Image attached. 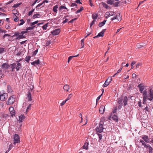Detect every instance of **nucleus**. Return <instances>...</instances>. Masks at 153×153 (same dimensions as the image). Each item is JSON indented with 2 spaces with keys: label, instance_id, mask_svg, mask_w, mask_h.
I'll use <instances>...</instances> for the list:
<instances>
[{
  "label": "nucleus",
  "instance_id": "13d9d810",
  "mask_svg": "<svg viewBox=\"0 0 153 153\" xmlns=\"http://www.w3.org/2000/svg\"><path fill=\"white\" fill-rule=\"evenodd\" d=\"M76 19H77V18H76L73 19H72L70 21H69L68 22V23H72L75 20H76Z\"/></svg>",
  "mask_w": 153,
  "mask_h": 153
},
{
  "label": "nucleus",
  "instance_id": "dca6fc26",
  "mask_svg": "<svg viewBox=\"0 0 153 153\" xmlns=\"http://www.w3.org/2000/svg\"><path fill=\"white\" fill-rule=\"evenodd\" d=\"M70 88V86L68 85H65L63 87V89L65 91L68 92Z\"/></svg>",
  "mask_w": 153,
  "mask_h": 153
},
{
  "label": "nucleus",
  "instance_id": "79ce46f5",
  "mask_svg": "<svg viewBox=\"0 0 153 153\" xmlns=\"http://www.w3.org/2000/svg\"><path fill=\"white\" fill-rule=\"evenodd\" d=\"M72 97V94H69L67 99H66L65 100L67 101L68 100H69Z\"/></svg>",
  "mask_w": 153,
  "mask_h": 153
},
{
  "label": "nucleus",
  "instance_id": "bf43d9fd",
  "mask_svg": "<svg viewBox=\"0 0 153 153\" xmlns=\"http://www.w3.org/2000/svg\"><path fill=\"white\" fill-rule=\"evenodd\" d=\"M22 54V51H20L17 53V54H16V55L17 56H20Z\"/></svg>",
  "mask_w": 153,
  "mask_h": 153
},
{
  "label": "nucleus",
  "instance_id": "5fc2aeb1",
  "mask_svg": "<svg viewBox=\"0 0 153 153\" xmlns=\"http://www.w3.org/2000/svg\"><path fill=\"white\" fill-rule=\"evenodd\" d=\"M142 66V64L140 63H138L136 65V68H139V66Z\"/></svg>",
  "mask_w": 153,
  "mask_h": 153
},
{
  "label": "nucleus",
  "instance_id": "e2e57ef3",
  "mask_svg": "<svg viewBox=\"0 0 153 153\" xmlns=\"http://www.w3.org/2000/svg\"><path fill=\"white\" fill-rule=\"evenodd\" d=\"M34 27H28L27 28L26 30H27V31L28 30H32L33 28Z\"/></svg>",
  "mask_w": 153,
  "mask_h": 153
},
{
  "label": "nucleus",
  "instance_id": "ea45409f",
  "mask_svg": "<svg viewBox=\"0 0 153 153\" xmlns=\"http://www.w3.org/2000/svg\"><path fill=\"white\" fill-rule=\"evenodd\" d=\"M6 32L7 31L6 30H3L1 27L0 28V33H6Z\"/></svg>",
  "mask_w": 153,
  "mask_h": 153
},
{
  "label": "nucleus",
  "instance_id": "c03bdc74",
  "mask_svg": "<svg viewBox=\"0 0 153 153\" xmlns=\"http://www.w3.org/2000/svg\"><path fill=\"white\" fill-rule=\"evenodd\" d=\"M38 22H39L38 21H35L34 22L31 23L30 24V25L32 26H33L34 25L37 24Z\"/></svg>",
  "mask_w": 153,
  "mask_h": 153
},
{
  "label": "nucleus",
  "instance_id": "1a4fd4ad",
  "mask_svg": "<svg viewBox=\"0 0 153 153\" xmlns=\"http://www.w3.org/2000/svg\"><path fill=\"white\" fill-rule=\"evenodd\" d=\"M60 32L59 29H55L51 32V33L53 35H56L59 34Z\"/></svg>",
  "mask_w": 153,
  "mask_h": 153
},
{
  "label": "nucleus",
  "instance_id": "9b49d317",
  "mask_svg": "<svg viewBox=\"0 0 153 153\" xmlns=\"http://www.w3.org/2000/svg\"><path fill=\"white\" fill-rule=\"evenodd\" d=\"M119 15H116L114 17L112 18H111V21H112L114 20L117 19L118 21H120L122 20L121 17L120 16V15L119 13Z\"/></svg>",
  "mask_w": 153,
  "mask_h": 153
},
{
  "label": "nucleus",
  "instance_id": "37998d69",
  "mask_svg": "<svg viewBox=\"0 0 153 153\" xmlns=\"http://www.w3.org/2000/svg\"><path fill=\"white\" fill-rule=\"evenodd\" d=\"M20 33L19 32H15L14 33V35L13 36H18L19 35V34Z\"/></svg>",
  "mask_w": 153,
  "mask_h": 153
},
{
  "label": "nucleus",
  "instance_id": "9d476101",
  "mask_svg": "<svg viewBox=\"0 0 153 153\" xmlns=\"http://www.w3.org/2000/svg\"><path fill=\"white\" fill-rule=\"evenodd\" d=\"M114 15V12L112 11L108 12L106 13L105 14V16L106 18H107L109 16H111Z\"/></svg>",
  "mask_w": 153,
  "mask_h": 153
},
{
  "label": "nucleus",
  "instance_id": "a211bd4d",
  "mask_svg": "<svg viewBox=\"0 0 153 153\" xmlns=\"http://www.w3.org/2000/svg\"><path fill=\"white\" fill-rule=\"evenodd\" d=\"M140 141V142L142 143V145L144 146V147L146 148H148L149 145H148L147 144H146L145 142L144 141L141 139Z\"/></svg>",
  "mask_w": 153,
  "mask_h": 153
},
{
  "label": "nucleus",
  "instance_id": "b1692460",
  "mask_svg": "<svg viewBox=\"0 0 153 153\" xmlns=\"http://www.w3.org/2000/svg\"><path fill=\"white\" fill-rule=\"evenodd\" d=\"M58 8V6L57 5H55L53 8V10L54 12L57 13V9Z\"/></svg>",
  "mask_w": 153,
  "mask_h": 153
},
{
  "label": "nucleus",
  "instance_id": "f3484780",
  "mask_svg": "<svg viewBox=\"0 0 153 153\" xmlns=\"http://www.w3.org/2000/svg\"><path fill=\"white\" fill-rule=\"evenodd\" d=\"M40 60L39 59H38L36 60L31 63V64L32 65H34V66H36V65H38L40 63Z\"/></svg>",
  "mask_w": 153,
  "mask_h": 153
},
{
  "label": "nucleus",
  "instance_id": "09e8293b",
  "mask_svg": "<svg viewBox=\"0 0 153 153\" xmlns=\"http://www.w3.org/2000/svg\"><path fill=\"white\" fill-rule=\"evenodd\" d=\"M38 49H36V50L35 51L33 52V56H35L36 55L37 53L38 52Z\"/></svg>",
  "mask_w": 153,
  "mask_h": 153
},
{
  "label": "nucleus",
  "instance_id": "49530a36",
  "mask_svg": "<svg viewBox=\"0 0 153 153\" xmlns=\"http://www.w3.org/2000/svg\"><path fill=\"white\" fill-rule=\"evenodd\" d=\"M79 54H78L77 55H76V56H69L68 57V59H69L70 60H71L72 59V58L73 57L78 56H79Z\"/></svg>",
  "mask_w": 153,
  "mask_h": 153
},
{
  "label": "nucleus",
  "instance_id": "de8ad7c7",
  "mask_svg": "<svg viewBox=\"0 0 153 153\" xmlns=\"http://www.w3.org/2000/svg\"><path fill=\"white\" fill-rule=\"evenodd\" d=\"M31 57L30 56H28L26 57L25 58V60L27 62H28L29 60H30Z\"/></svg>",
  "mask_w": 153,
  "mask_h": 153
},
{
  "label": "nucleus",
  "instance_id": "2f4dec72",
  "mask_svg": "<svg viewBox=\"0 0 153 153\" xmlns=\"http://www.w3.org/2000/svg\"><path fill=\"white\" fill-rule=\"evenodd\" d=\"M11 25L9 24H6L5 27L6 28L8 29H11Z\"/></svg>",
  "mask_w": 153,
  "mask_h": 153
},
{
  "label": "nucleus",
  "instance_id": "4468645a",
  "mask_svg": "<svg viewBox=\"0 0 153 153\" xmlns=\"http://www.w3.org/2000/svg\"><path fill=\"white\" fill-rule=\"evenodd\" d=\"M105 109V107L104 105H101L99 109L100 113L101 114L104 113Z\"/></svg>",
  "mask_w": 153,
  "mask_h": 153
},
{
  "label": "nucleus",
  "instance_id": "aec40b11",
  "mask_svg": "<svg viewBox=\"0 0 153 153\" xmlns=\"http://www.w3.org/2000/svg\"><path fill=\"white\" fill-rule=\"evenodd\" d=\"M63 9H66L67 11H68V9L65 6L63 5H62L59 7V10L61 11Z\"/></svg>",
  "mask_w": 153,
  "mask_h": 153
},
{
  "label": "nucleus",
  "instance_id": "e433bc0d",
  "mask_svg": "<svg viewBox=\"0 0 153 153\" xmlns=\"http://www.w3.org/2000/svg\"><path fill=\"white\" fill-rule=\"evenodd\" d=\"M143 46V45H142L139 43L137 44L136 46V47L137 48H141Z\"/></svg>",
  "mask_w": 153,
  "mask_h": 153
},
{
  "label": "nucleus",
  "instance_id": "c85d7f7f",
  "mask_svg": "<svg viewBox=\"0 0 153 153\" xmlns=\"http://www.w3.org/2000/svg\"><path fill=\"white\" fill-rule=\"evenodd\" d=\"M31 105H31V104H30L28 106V107H27V109H26V114L27 113V112H28V111L29 110L31 109Z\"/></svg>",
  "mask_w": 153,
  "mask_h": 153
},
{
  "label": "nucleus",
  "instance_id": "052dcab7",
  "mask_svg": "<svg viewBox=\"0 0 153 153\" xmlns=\"http://www.w3.org/2000/svg\"><path fill=\"white\" fill-rule=\"evenodd\" d=\"M66 100H64L61 103V104H60V105L61 106H63V105L64 104H65V103L66 102Z\"/></svg>",
  "mask_w": 153,
  "mask_h": 153
},
{
  "label": "nucleus",
  "instance_id": "5701e85b",
  "mask_svg": "<svg viewBox=\"0 0 153 153\" xmlns=\"http://www.w3.org/2000/svg\"><path fill=\"white\" fill-rule=\"evenodd\" d=\"M9 67V66L6 63H4L2 65L1 67L5 69H7Z\"/></svg>",
  "mask_w": 153,
  "mask_h": 153
},
{
  "label": "nucleus",
  "instance_id": "39448f33",
  "mask_svg": "<svg viewBox=\"0 0 153 153\" xmlns=\"http://www.w3.org/2000/svg\"><path fill=\"white\" fill-rule=\"evenodd\" d=\"M8 97L7 94V93H4L2 92L0 94V100L1 101H5L7 98Z\"/></svg>",
  "mask_w": 153,
  "mask_h": 153
},
{
  "label": "nucleus",
  "instance_id": "7c9ffc66",
  "mask_svg": "<svg viewBox=\"0 0 153 153\" xmlns=\"http://www.w3.org/2000/svg\"><path fill=\"white\" fill-rule=\"evenodd\" d=\"M20 23L18 24V25L19 26L22 25L25 23V22L23 19H21L20 20Z\"/></svg>",
  "mask_w": 153,
  "mask_h": 153
},
{
  "label": "nucleus",
  "instance_id": "c9c22d12",
  "mask_svg": "<svg viewBox=\"0 0 153 153\" xmlns=\"http://www.w3.org/2000/svg\"><path fill=\"white\" fill-rule=\"evenodd\" d=\"M84 39H82L81 40V48H83L84 47Z\"/></svg>",
  "mask_w": 153,
  "mask_h": 153
},
{
  "label": "nucleus",
  "instance_id": "a878e982",
  "mask_svg": "<svg viewBox=\"0 0 153 153\" xmlns=\"http://www.w3.org/2000/svg\"><path fill=\"white\" fill-rule=\"evenodd\" d=\"M41 15L39 14H36L33 15V19H35L36 18H39L41 17Z\"/></svg>",
  "mask_w": 153,
  "mask_h": 153
},
{
  "label": "nucleus",
  "instance_id": "0eeeda50",
  "mask_svg": "<svg viewBox=\"0 0 153 153\" xmlns=\"http://www.w3.org/2000/svg\"><path fill=\"white\" fill-rule=\"evenodd\" d=\"M14 142L13 144L15 145L16 143H19L20 142V138L19 135L17 134H15L14 137Z\"/></svg>",
  "mask_w": 153,
  "mask_h": 153
},
{
  "label": "nucleus",
  "instance_id": "f03ea898",
  "mask_svg": "<svg viewBox=\"0 0 153 153\" xmlns=\"http://www.w3.org/2000/svg\"><path fill=\"white\" fill-rule=\"evenodd\" d=\"M127 100L128 99L126 96H125L124 97H120L118 99V109H120L123 104L126 106L127 104Z\"/></svg>",
  "mask_w": 153,
  "mask_h": 153
},
{
  "label": "nucleus",
  "instance_id": "412c9836",
  "mask_svg": "<svg viewBox=\"0 0 153 153\" xmlns=\"http://www.w3.org/2000/svg\"><path fill=\"white\" fill-rule=\"evenodd\" d=\"M27 97L30 101L32 100L31 94L30 91L28 92V94L27 95Z\"/></svg>",
  "mask_w": 153,
  "mask_h": 153
},
{
  "label": "nucleus",
  "instance_id": "20e7f679",
  "mask_svg": "<svg viewBox=\"0 0 153 153\" xmlns=\"http://www.w3.org/2000/svg\"><path fill=\"white\" fill-rule=\"evenodd\" d=\"M145 88L144 86H142L140 87L139 88V90L140 92V93L142 94L143 97V99L145 98H146V96L147 93V92L146 91L145 89Z\"/></svg>",
  "mask_w": 153,
  "mask_h": 153
},
{
  "label": "nucleus",
  "instance_id": "bb28decb",
  "mask_svg": "<svg viewBox=\"0 0 153 153\" xmlns=\"http://www.w3.org/2000/svg\"><path fill=\"white\" fill-rule=\"evenodd\" d=\"M88 143H84V146H83V148L86 150L88 149Z\"/></svg>",
  "mask_w": 153,
  "mask_h": 153
},
{
  "label": "nucleus",
  "instance_id": "69168bd1",
  "mask_svg": "<svg viewBox=\"0 0 153 153\" xmlns=\"http://www.w3.org/2000/svg\"><path fill=\"white\" fill-rule=\"evenodd\" d=\"M102 93L100 96H99L96 99V102H97L100 99V98L101 96V95H102Z\"/></svg>",
  "mask_w": 153,
  "mask_h": 153
},
{
  "label": "nucleus",
  "instance_id": "7ed1b4c3",
  "mask_svg": "<svg viewBox=\"0 0 153 153\" xmlns=\"http://www.w3.org/2000/svg\"><path fill=\"white\" fill-rule=\"evenodd\" d=\"M103 125L104 123L103 122H100L99 125L97 126L95 129L96 132L100 133L103 131V130L104 129L103 127Z\"/></svg>",
  "mask_w": 153,
  "mask_h": 153
},
{
  "label": "nucleus",
  "instance_id": "8fccbe9b",
  "mask_svg": "<svg viewBox=\"0 0 153 153\" xmlns=\"http://www.w3.org/2000/svg\"><path fill=\"white\" fill-rule=\"evenodd\" d=\"M148 147H149V152H152L153 150L152 148L150 146H149Z\"/></svg>",
  "mask_w": 153,
  "mask_h": 153
},
{
  "label": "nucleus",
  "instance_id": "423d86ee",
  "mask_svg": "<svg viewBox=\"0 0 153 153\" xmlns=\"http://www.w3.org/2000/svg\"><path fill=\"white\" fill-rule=\"evenodd\" d=\"M12 96L9 98L8 100L6 102L7 105H10L13 104L15 101V99Z\"/></svg>",
  "mask_w": 153,
  "mask_h": 153
},
{
  "label": "nucleus",
  "instance_id": "393cba45",
  "mask_svg": "<svg viewBox=\"0 0 153 153\" xmlns=\"http://www.w3.org/2000/svg\"><path fill=\"white\" fill-rule=\"evenodd\" d=\"M106 21V20H104L103 22H100L99 24V26L100 27H102L103 26L105 23V22Z\"/></svg>",
  "mask_w": 153,
  "mask_h": 153
},
{
  "label": "nucleus",
  "instance_id": "ddd939ff",
  "mask_svg": "<svg viewBox=\"0 0 153 153\" xmlns=\"http://www.w3.org/2000/svg\"><path fill=\"white\" fill-rule=\"evenodd\" d=\"M142 138L144 140V141H145L147 143H149V139L148 138V136L146 135H143L142 136Z\"/></svg>",
  "mask_w": 153,
  "mask_h": 153
},
{
  "label": "nucleus",
  "instance_id": "72a5a7b5",
  "mask_svg": "<svg viewBox=\"0 0 153 153\" xmlns=\"http://www.w3.org/2000/svg\"><path fill=\"white\" fill-rule=\"evenodd\" d=\"M114 0H107V3L110 4H113Z\"/></svg>",
  "mask_w": 153,
  "mask_h": 153
},
{
  "label": "nucleus",
  "instance_id": "2eb2a0df",
  "mask_svg": "<svg viewBox=\"0 0 153 153\" xmlns=\"http://www.w3.org/2000/svg\"><path fill=\"white\" fill-rule=\"evenodd\" d=\"M99 6L100 7H104L106 9H108V6L106 4L103 2H101L100 3Z\"/></svg>",
  "mask_w": 153,
  "mask_h": 153
},
{
  "label": "nucleus",
  "instance_id": "f8f14e48",
  "mask_svg": "<svg viewBox=\"0 0 153 153\" xmlns=\"http://www.w3.org/2000/svg\"><path fill=\"white\" fill-rule=\"evenodd\" d=\"M105 30H106L105 29L103 30L101 32H100L99 33L97 36H94V38H96L98 37H100V36H101V37L103 36H104V32H105Z\"/></svg>",
  "mask_w": 153,
  "mask_h": 153
},
{
  "label": "nucleus",
  "instance_id": "58836bf2",
  "mask_svg": "<svg viewBox=\"0 0 153 153\" xmlns=\"http://www.w3.org/2000/svg\"><path fill=\"white\" fill-rule=\"evenodd\" d=\"M22 4L21 3H19L16 4H15L13 6V7L16 8L18 7L21 4Z\"/></svg>",
  "mask_w": 153,
  "mask_h": 153
},
{
  "label": "nucleus",
  "instance_id": "a19ab883",
  "mask_svg": "<svg viewBox=\"0 0 153 153\" xmlns=\"http://www.w3.org/2000/svg\"><path fill=\"white\" fill-rule=\"evenodd\" d=\"M98 135L99 136V142H101V141H102V140H101V139H102V135L101 134H98Z\"/></svg>",
  "mask_w": 153,
  "mask_h": 153
},
{
  "label": "nucleus",
  "instance_id": "603ef678",
  "mask_svg": "<svg viewBox=\"0 0 153 153\" xmlns=\"http://www.w3.org/2000/svg\"><path fill=\"white\" fill-rule=\"evenodd\" d=\"M10 36V35L9 34H4L3 36V39H4L6 37H7V36L9 37Z\"/></svg>",
  "mask_w": 153,
  "mask_h": 153
},
{
  "label": "nucleus",
  "instance_id": "680f3d73",
  "mask_svg": "<svg viewBox=\"0 0 153 153\" xmlns=\"http://www.w3.org/2000/svg\"><path fill=\"white\" fill-rule=\"evenodd\" d=\"M4 48H0V53H1L4 51Z\"/></svg>",
  "mask_w": 153,
  "mask_h": 153
},
{
  "label": "nucleus",
  "instance_id": "4c0bfd02",
  "mask_svg": "<svg viewBox=\"0 0 153 153\" xmlns=\"http://www.w3.org/2000/svg\"><path fill=\"white\" fill-rule=\"evenodd\" d=\"M48 23H47V24L45 25H43L42 27L43 30H46L47 29V27H48Z\"/></svg>",
  "mask_w": 153,
  "mask_h": 153
},
{
  "label": "nucleus",
  "instance_id": "f704fd0d",
  "mask_svg": "<svg viewBox=\"0 0 153 153\" xmlns=\"http://www.w3.org/2000/svg\"><path fill=\"white\" fill-rule=\"evenodd\" d=\"M83 10V8L82 7H81L76 12V14H77L80 12H81Z\"/></svg>",
  "mask_w": 153,
  "mask_h": 153
},
{
  "label": "nucleus",
  "instance_id": "864d4df0",
  "mask_svg": "<svg viewBox=\"0 0 153 153\" xmlns=\"http://www.w3.org/2000/svg\"><path fill=\"white\" fill-rule=\"evenodd\" d=\"M14 108L12 107H10L9 108V110L10 112H12L13 111Z\"/></svg>",
  "mask_w": 153,
  "mask_h": 153
},
{
  "label": "nucleus",
  "instance_id": "3c124183",
  "mask_svg": "<svg viewBox=\"0 0 153 153\" xmlns=\"http://www.w3.org/2000/svg\"><path fill=\"white\" fill-rule=\"evenodd\" d=\"M19 20V18L16 16V18L14 19V21L15 22H18Z\"/></svg>",
  "mask_w": 153,
  "mask_h": 153
},
{
  "label": "nucleus",
  "instance_id": "f257e3e1",
  "mask_svg": "<svg viewBox=\"0 0 153 153\" xmlns=\"http://www.w3.org/2000/svg\"><path fill=\"white\" fill-rule=\"evenodd\" d=\"M149 94L148 93L146 94V98L143 100V104H145L146 103L147 100H149L153 102V88L149 87Z\"/></svg>",
  "mask_w": 153,
  "mask_h": 153
},
{
  "label": "nucleus",
  "instance_id": "0e129e2a",
  "mask_svg": "<svg viewBox=\"0 0 153 153\" xmlns=\"http://www.w3.org/2000/svg\"><path fill=\"white\" fill-rule=\"evenodd\" d=\"M95 22V20H93L92 21V22L91 23V24H90V27L91 28V27L92 26V25L94 24Z\"/></svg>",
  "mask_w": 153,
  "mask_h": 153
},
{
  "label": "nucleus",
  "instance_id": "774afa93",
  "mask_svg": "<svg viewBox=\"0 0 153 153\" xmlns=\"http://www.w3.org/2000/svg\"><path fill=\"white\" fill-rule=\"evenodd\" d=\"M75 2L76 3H79V4H82V3L80 2V0H76V1Z\"/></svg>",
  "mask_w": 153,
  "mask_h": 153
},
{
  "label": "nucleus",
  "instance_id": "6ab92c4d",
  "mask_svg": "<svg viewBox=\"0 0 153 153\" xmlns=\"http://www.w3.org/2000/svg\"><path fill=\"white\" fill-rule=\"evenodd\" d=\"M25 36L23 35V34H21L20 35H19L18 36V37L16 38V39H19L23 38H25Z\"/></svg>",
  "mask_w": 153,
  "mask_h": 153
},
{
  "label": "nucleus",
  "instance_id": "cd10ccee",
  "mask_svg": "<svg viewBox=\"0 0 153 153\" xmlns=\"http://www.w3.org/2000/svg\"><path fill=\"white\" fill-rule=\"evenodd\" d=\"M112 118L114 120L117 121H118V118L117 116L115 114L113 115L112 117Z\"/></svg>",
  "mask_w": 153,
  "mask_h": 153
},
{
  "label": "nucleus",
  "instance_id": "4be33fe9",
  "mask_svg": "<svg viewBox=\"0 0 153 153\" xmlns=\"http://www.w3.org/2000/svg\"><path fill=\"white\" fill-rule=\"evenodd\" d=\"M25 118V117L23 115H21L20 116H19V121L21 123H22V121Z\"/></svg>",
  "mask_w": 153,
  "mask_h": 153
},
{
  "label": "nucleus",
  "instance_id": "4d7b16f0",
  "mask_svg": "<svg viewBox=\"0 0 153 153\" xmlns=\"http://www.w3.org/2000/svg\"><path fill=\"white\" fill-rule=\"evenodd\" d=\"M28 32V31H27V30H26L25 31H22L21 33V34H23L24 35V34L27 33Z\"/></svg>",
  "mask_w": 153,
  "mask_h": 153
},
{
  "label": "nucleus",
  "instance_id": "338daca9",
  "mask_svg": "<svg viewBox=\"0 0 153 153\" xmlns=\"http://www.w3.org/2000/svg\"><path fill=\"white\" fill-rule=\"evenodd\" d=\"M136 74L134 73H133L132 74V77L133 78H136Z\"/></svg>",
  "mask_w": 153,
  "mask_h": 153
},
{
  "label": "nucleus",
  "instance_id": "6e6552de",
  "mask_svg": "<svg viewBox=\"0 0 153 153\" xmlns=\"http://www.w3.org/2000/svg\"><path fill=\"white\" fill-rule=\"evenodd\" d=\"M112 80V78L111 77H109L106 80L105 82L103 84L104 87H106L110 83Z\"/></svg>",
  "mask_w": 153,
  "mask_h": 153
},
{
  "label": "nucleus",
  "instance_id": "473e14b6",
  "mask_svg": "<svg viewBox=\"0 0 153 153\" xmlns=\"http://www.w3.org/2000/svg\"><path fill=\"white\" fill-rule=\"evenodd\" d=\"M17 66L16 67V70L17 71H18L20 68L21 67V64L20 63H19L17 64Z\"/></svg>",
  "mask_w": 153,
  "mask_h": 153
},
{
  "label": "nucleus",
  "instance_id": "6e6d98bb",
  "mask_svg": "<svg viewBox=\"0 0 153 153\" xmlns=\"http://www.w3.org/2000/svg\"><path fill=\"white\" fill-rule=\"evenodd\" d=\"M120 3V2H115L114 3H113L114 6L116 7L118 6V4Z\"/></svg>",
  "mask_w": 153,
  "mask_h": 153
},
{
  "label": "nucleus",
  "instance_id": "c756f323",
  "mask_svg": "<svg viewBox=\"0 0 153 153\" xmlns=\"http://www.w3.org/2000/svg\"><path fill=\"white\" fill-rule=\"evenodd\" d=\"M98 15L97 14H93L92 16V18L93 19H96L97 18Z\"/></svg>",
  "mask_w": 153,
  "mask_h": 153
},
{
  "label": "nucleus",
  "instance_id": "a18cd8bd",
  "mask_svg": "<svg viewBox=\"0 0 153 153\" xmlns=\"http://www.w3.org/2000/svg\"><path fill=\"white\" fill-rule=\"evenodd\" d=\"M7 89L8 90V92H11V89L10 86V85H7Z\"/></svg>",
  "mask_w": 153,
  "mask_h": 153
}]
</instances>
